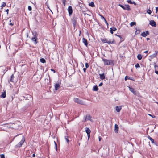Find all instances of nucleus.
<instances>
[{
	"instance_id": "nucleus-35",
	"label": "nucleus",
	"mask_w": 158,
	"mask_h": 158,
	"mask_svg": "<svg viewBox=\"0 0 158 158\" xmlns=\"http://www.w3.org/2000/svg\"><path fill=\"white\" fill-rule=\"evenodd\" d=\"M89 5L91 6L92 7H94L95 6L94 3L93 2H92L89 3Z\"/></svg>"
},
{
	"instance_id": "nucleus-21",
	"label": "nucleus",
	"mask_w": 158,
	"mask_h": 158,
	"mask_svg": "<svg viewBox=\"0 0 158 158\" xmlns=\"http://www.w3.org/2000/svg\"><path fill=\"white\" fill-rule=\"evenodd\" d=\"M98 88L97 85L94 86L93 88V91H97L98 90Z\"/></svg>"
},
{
	"instance_id": "nucleus-63",
	"label": "nucleus",
	"mask_w": 158,
	"mask_h": 158,
	"mask_svg": "<svg viewBox=\"0 0 158 158\" xmlns=\"http://www.w3.org/2000/svg\"><path fill=\"white\" fill-rule=\"evenodd\" d=\"M54 143H55V146H57V144H56V142L55 141H54Z\"/></svg>"
},
{
	"instance_id": "nucleus-49",
	"label": "nucleus",
	"mask_w": 158,
	"mask_h": 158,
	"mask_svg": "<svg viewBox=\"0 0 158 158\" xmlns=\"http://www.w3.org/2000/svg\"><path fill=\"white\" fill-rule=\"evenodd\" d=\"M103 84V83L102 82H101L99 85H98V86H102Z\"/></svg>"
},
{
	"instance_id": "nucleus-36",
	"label": "nucleus",
	"mask_w": 158,
	"mask_h": 158,
	"mask_svg": "<svg viewBox=\"0 0 158 158\" xmlns=\"http://www.w3.org/2000/svg\"><path fill=\"white\" fill-rule=\"evenodd\" d=\"M6 3L4 2H3L2 3L1 7H2L3 8V7H5V6H6Z\"/></svg>"
},
{
	"instance_id": "nucleus-51",
	"label": "nucleus",
	"mask_w": 158,
	"mask_h": 158,
	"mask_svg": "<svg viewBox=\"0 0 158 158\" xmlns=\"http://www.w3.org/2000/svg\"><path fill=\"white\" fill-rule=\"evenodd\" d=\"M158 11V7H156V13H157Z\"/></svg>"
},
{
	"instance_id": "nucleus-38",
	"label": "nucleus",
	"mask_w": 158,
	"mask_h": 158,
	"mask_svg": "<svg viewBox=\"0 0 158 158\" xmlns=\"http://www.w3.org/2000/svg\"><path fill=\"white\" fill-rule=\"evenodd\" d=\"M147 12L149 14H150L152 13V11L150 9H148L147 11Z\"/></svg>"
},
{
	"instance_id": "nucleus-59",
	"label": "nucleus",
	"mask_w": 158,
	"mask_h": 158,
	"mask_svg": "<svg viewBox=\"0 0 158 158\" xmlns=\"http://www.w3.org/2000/svg\"><path fill=\"white\" fill-rule=\"evenodd\" d=\"M51 70L52 71H53L54 73H55V71L53 69H51Z\"/></svg>"
},
{
	"instance_id": "nucleus-7",
	"label": "nucleus",
	"mask_w": 158,
	"mask_h": 158,
	"mask_svg": "<svg viewBox=\"0 0 158 158\" xmlns=\"http://www.w3.org/2000/svg\"><path fill=\"white\" fill-rule=\"evenodd\" d=\"M31 101H29V102L23 108V111L26 110L31 105Z\"/></svg>"
},
{
	"instance_id": "nucleus-52",
	"label": "nucleus",
	"mask_w": 158,
	"mask_h": 158,
	"mask_svg": "<svg viewBox=\"0 0 158 158\" xmlns=\"http://www.w3.org/2000/svg\"><path fill=\"white\" fill-rule=\"evenodd\" d=\"M148 114L149 116L152 117L153 118H154L155 117V116L154 115H151L150 114Z\"/></svg>"
},
{
	"instance_id": "nucleus-44",
	"label": "nucleus",
	"mask_w": 158,
	"mask_h": 158,
	"mask_svg": "<svg viewBox=\"0 0 158 158\" xmlns=\"http://www.w3.org/2000/svg\"><path fill=\"white\" fill-rule=\"evenodd\" d=\"M99 16H101V19H104H104H105V18H104V17H103V16L102 15H101V14H99Z\"/></svg>"
},
{
	"instance_id": "nucleus-55",
	"label": "nucleus",
	"mask_w": 158,
	"mask_h": 158,
	"mask_svg": "<svg viewBox=\"0 0 158 158\" xmlns=\"http://www.w3.org/2000/svg\"><path fill=\"white\" fill-rule=\"evenodd\" d=\"M87 135H88V139H89L90 137V134H89V135L87 134Z\"/></svg>"
},
{
	"instance_id": "nucleus-20",
	"label": "nucleus",
	"mask_w": 158,
	"mask_h": 158,
	"mask_svg": "<svg viewBox=\"0 0 158 158\" xmlns=\"http://www.w3.org/2000/svg\"><path fill=\"white\" fill-rule=\"evenodd\" d=\"M121 108H122L121 106H116V109L117 112H119L121 110Z\"/></svg>"
},
{
	"instance_id": "nucleus-10",
	"label": "nucleus",
	"mask_w": 158,
	"mask_h": 158,
	"mask_svg": "<svg viewBox=\"0 0 158 158\" xmlns=\"http://www.w3.org/2000/svg\"><path fill=\"white\" fill-rule=\"evenodd\" d=\"M149 24L153 27H155L156 26V23L153 20L150 21Z\"/></svg>"
},
{
	"instance_id": "nucleus-46",
	"label": "nucleus",
	"mask_w": 158,
	"mask_h": 158,
	"mask_svg": "<svg viewBox=\"0 0 158 158\" xmlns=\"http://www.w3.org/2000/svg\"><path fill=\"white\" fill-rule=\"evenodd\" d=\"M158 67V66L156 65H154V69L155 71L156 70H157V68Z\"/></svg>"
},
{
	"instance_id": "nucleus-23",
	"label": "nucleus",
	"mask_w": 158,
	"mask_h": 158,
	"mask_svg": "<svg viewBox=\"0 0 158 158\" xmlns=\"http://www.w3.org/2000/svg\"><path fill=\"white\" fill-rule=\"evenodd\" d=\"M15 77L13 74H12L10 77V81L11 82H14V79Z\"/></svg>"
},
{
	"instance_id": "nucleus-57",
	"label": "nucleus",
	"mask_w": 158,
	"mask_h": 158,
	"mask_svg": "<svg viewBox=\"0 0 158 158\" xmlns=\"http://www.w3.org/2000/svg\"><path fill=\"white\" fill-rule=\"evenodd\" d=\"M155 73L156 74L158 75V71L156 70L155 71Z\"/></svg>"
},
{
	"instance_id": "nucleus-2",
	"label": "nucleus",
	"mask_w": 158,
	"mask_h": 158,
	"mask_svg": "<svg viewBox=\"0 0 158 158\" xmlns=\"http://www.w3.org/2000/svg\"><path fill=\"white\" fill-rule=\"evenodd\" d=\"M77 16L75 14L73 15V18L72 19V22L74 27H75L76 25L77 20Z\"/></svg>"
},
{
	"instance_id": "nucleus-3",
	"label": "nucleus",
	"mask_w": 158,
	"mask_h": 158,
	"mask_svg": "<svg viewBox=\"0 0 158 158\" xmlns=\"http://www.w3.org/2000/svg\"><path fill=\"white\" fill-rule=\"evenodd\" d=\"M101 41L104 43H107L108 44H113L114 43V39H113L112 41H111L110 40H107L106 38L101 39Z\"/></svg>"
},
{
	"instance_id": "nucleus-4",
	"label": "nucleus",
	"mask_w": 158,
	"mask_h": 158,
	"mask_svg": "<svg viewBox=\"0 0 158 158\" xmlns=\"http://www.w3.org/2000/svg\"><path fill=\"white\" fill-rule=\"evenodd\" d=\"M118 5L124 10H126L128 11H130L131 10V8L129 5H125V6L120 4H119Z\"/></svg>"
},
{
	"instance_id": "nucleus-50",
	"label": "nucleus",
	"mask_w": 158,
	"mask_h": 158,
	"mask_svg": "<svg viewBox=\"0 0 158 158\" xmlns=\"http://www.w3.org/2000/svg\"><path fill=\"white\" fill-rule=\"evenodd\" d=\"M145 33H146V34L147 35L149 34V32L148 31H146L145 32Z\"/></svg>"
},
{
	"instance_id": "nucleus-15",
	"label": "nucleus",
	"mask_w": 158,
	"mask_h": 158,
	"mask_svg": "<svg viewBox=\"0 0 158 158\" xmlns=\"http://www.w3.org/2000/svg\"><path fill=\"white\" fill-rule=\"evenodd\" d=\"M54 86L55 89L56 90H58L60 87V85L59 83H56Z\"/></svg>"
},
{
	"instance_id": "nucleus-11",
	"label": "nucleus",
	"mask_w": 158,
	"mask_h": 158,
	"mask_svg": "<svg viewBox=\"0 0 158 158\" xmlns=\"http://www.w3.org/2000/svg\"><path fill=\"white\" fill-rule=\"evenodd\" d=\"M91 116L89 114L87 115L85 117V121H86L87 120H90L91 121Z\"/></svg>"
},
{
	"instance_id": "nucleus-22",
	"label": "nucleus",
	"mask_w": 158,
	"mask_h": 158,
	"mask_svg": "<svg viewBox=\"0 0 158 158\" xmlns=\"http://www.w3.org/2000/svg\"><path fill=\"white\" fill-rule=\"evenodd\" d=\"M2 94L1 95V97L2 98H5L6 97V92L5 91L4 92L2 93Z\"/></svg>"
},
{
	"instance_id": "nucleus-27",
	"label": "nucleus",
	"mask_w": 158,
	"mask_h": 158,
	"mask_svg": "<svg viewBox=\"0 0 158 158\" xmlns=\"http://www.w3.org/2000/svg\"><path fill=\"white\" fill-rule=\"evenodd\" d=\"M32 34L34 36L33 37H35L36 38H37V36L38 35V34L35 31V32H33Z\"/></svg>"
},
{
	"instance_id": "nucleus-64",
	"label": "nucleus",
	"mask_w": 158,
	"mask_h": 158,
	"mask_svg": "<svg viewBox=\"0 0 158 158\" xmlns=\"http://www.w3.org/2000/svg\"><path fill=\"white\" fill-rule=\"evenodd\" d=\"M86 15H89V16H91V15H90V14H86Z\"/></svg>"
},
{
	"instance_id": "nucleus-32",
	"label": "nucleus",
	"mask_w": 158,
	"mask_h": 158,
	"mask_svg": "<svg viewBox=\"0 0 158 158\" xmlns=\"http://www.w3.org/2000/svg\"><path fill=\"white\" fill-rule=\"evenodd\" d=\"M140 32V29H138L137 30L136 29V31H135V34H139Z\"/></svg>"
},
{
	"instance_id": "nucleus-14",
	"label": "nucleus",
	"mask_w": 158,
	"mask_h": 158,
	"mask_svg": "<svg viewBox=\"0 0 158 158\" xmlns=\"http://www.w3.org/2000/svg\"><path fill=\"white\" fill-rule=\"evenodd\" d=\"M82 42L87 47L88 45V42L87 40L84 38H83L82 39Z\"/></svg>"
},
{
	"instance_id": "nucleus-54",
	"label": "nucleus",
	"mask_w": 158,
	"mask_h": 158,
	"mask_svg": "<svg viewBox=\"0 0 158 158\" xmlns=\"http://www.w3.org/2000/svg\"><path fill=\"white\" fill-rule=\"evenodd\" d=\"M9 9H7L6 10V11L7 12V14H8V12H9Z\"/></svg>"
},
{
	"instance_id": "nucleus-43",
	"label": "nucleus",
	"mask_w": 158,
	"mask_h": 158,
	"mask_svg": "<svg viewBox=\"0 0 158 158\" xmlns=\"http://www.w3.org/2000/svg\"><path fill=\"white\" fill-rule=\"evenodd\" d=\"M28 10L29 11H31L32 10V8L30 6H28Z\"/></svg>"
},
{
	"instance_id": "nucleus-17",
	"label": "nucleus",
	"mask_w": 158,
	"mask_h": 158,
	"mask_svg": "<svg viewBox=\"0 0 158 158\" xmlns=\"http://www.w3.org/2000/svg\"><path fill=\"white\" fill-rule=\"evenodd\" d=\"M99 75L100 76V78L102 80H103L105 79V77L104 75V73L101 74H99Z\"/></svg>"
},
{
	"instance_id": "nucleus-24",
	"label": "nucleus",
	"mask_w": 158,
	"mask_h": 158,
	"mask_svg": "<svg viewBox=\"0 0 158 158\" xmlns=\"http://www.w3.org/2000/svg\"><path fill=\"white\" fill-rule=\"evenodd\" d=\"M116 36L120 38L121 42L123 41L124 40V38H122L120 35H116Z\"/></svg>"
},
{
	"instance_id": "nucleus-12",
	"label": "nucleus",
	"mask_w": 158,
	"mask_h": 158,
	"mask_svg": "<svg viewBox=\"0 0 158 158\" xmlns=\"http://www.w3.org/2000/svg\"><path fill=\"white\" fill-rule=\"evenodd\" d=\"M118 129L119 127L118 125L117 124H115L114 126V131L115 133H118Z\"/></svg>"
},
{
	"instance_id": "nucleus-16",
	"label": "nucleus",
	"mask_w": 158,
	"mask_h": 158,
	"mask_svg": "<svg viewBox=\"0 0 158 158\" xmlns=\"http://www.w3.org/2000/svg\"><path fill=\"white\" fill-rule=\"evenodd\" d=\"M117 30L116 28L114 27H113L110 28V32L111 34H113V31H115Z\"/></svg>"
},
{
	"instance_id": "nucleus-39",
	"label": "nucleus",
	"mask_w": 158,
	"mask_h": 158,
	"mask_svg": "<svg viewBox=\"0 0 158 158\" xmlns=\"http://www.w3.org/2000/svg\"><path fill=\"white\" fill-rule=\"evenodd\" d=\"M0 157L1 158H5V155L3 154L0 155Z\"/></svg>"
},
{
	"instance_id": "nucleus-30",
	"label": "nucleus",
	"mask_w": 158,
	"mask_h": 158,
	"mask_svg": "<svg viewBox=\"0 0 158 158\" xmlns=\"http://www.w3.org/2000/svg\"><path fill=\"white\" fill-rule=\"evenodd\" d=\"M129 79L130 80H132V79L130 77H128L127 76H126L125 78V81L127 80V79Z\"/></svg>"
},
{
	"instance_id": "nucleus-19",
	"label": "nucleus",
	"mask_w": 158,
	"mask_h": 158,
	"mask_svg": "<svg viewBox=\"0 0 158 158\" xmlns=\"http://www.w3.org/2000/svg\"><path fill=\"white\" fill-rule=\"evenodd\" d=\"M85 132L87 134L89 135L91 132V131L89 128L86 127L85 128Z\"/></svg>"
},
{
	"instance_id": "nucleus-8",
	"label": "nucleus",
	"mask_w": 158,
	"mask_h": 158,
	"mask_svg": "<svg viewBox=\"0 0 158 158\" xmlns=\"http://www.w3.org/2000/svg\"><path fill=\"white\" fill-rule=\"evenodd\" d=\"M23 97L25 98V99L27 100H30V101H31L32 102V97L29 94H27L25 95V96H23Z\"/></svg>"
},
{
	"instance_id": "nucleus-31",
	"label": "nucleus",
	"mask_w": 158,
	"mask_h": 158,
	"mask_svg": "<svg viewBox=\"0 0 158 158\" xmlns=\"http://www.w3.org/2000/svg\"><path fill=\"white\" fill-rule=\"evenodd\" d=\"M141 35L143 37H146L147 36L145 32H142L141 34Z\"/></svg>"
},
{
	"instance_id": "nucleus-58",
	"label": "nucleus",
	"mask_w": 158,
	"mask_h": 158,
	"mask_svg": "<svg viewBox=\"0 0 158 158\" xmlns=\"http://www.w3.org/2000/svg\"><path fill=\"white\" fill-rule=\"evenodd\" d=\"M32 156L33 157H35V154H33V155H32Z\"/></svg>"
},
{
	"instance_id": "nucleus-1",
	"label": "nucleus",
	"mask_w": 158,
	"mask_h": 158,
	"mask_svg": "<svg viewBox=\"0 0 158 158\" xmlns=\"http://www.w3.org/2000/svg\"><path fill=\"white\" fill-rule=\"evenodd\" d=\"M102 60L104 62L105 65H114V62L112 60H108L106 59H102Z\"/></svg>"
},
{
	"instance_id": "nucleus-42",
	"label": "nucleus",
	"mask_w": 158,
	"mask_h": 158,
	"mask_svg": "<svg viewBox=\"0 0 158 158\" xmlns=\"http://www.w3.org/2000/svg\"><path fill=\"white\" fill-rule=\"evenodd\" d=\"M157 55V53L156 52L155 53H154V54H153L152 56H153V57H156Z\"/></svg>"
},
{
	"instance_id": "nucleus-26",
	"label": "nucleus",
	"mask_w": 158,
	"mask_h": 158,
	"mask_svg": "<svg viewBox=\"0 0 158 158\" xmlns=\"http://www.w3.org/2000/svg\"><path fill=\"white\" fill-rule=\"evenodd\" d=\"M40 61L43 63H45L46 62V60L43 58H41L40 60Z\"/></svg>"
},
{
	"instance_id": "nucleus-37",
	"label": "nucleus",
	"mask_w": 158,
	"mask_h": 158,
	"mask_svg": "<svg viewBox=\"0 0 158 158\" xmlns=\"http://www.w3.org/2000/svg\"><path fill=\"white\" fill-rule=\"evenodd\" d=\"M65 139L67 141V143H68L69 140L68 139V136H65Z\"/></svg>"
},
{
	"instance_id": "nucleus-33",
	"label": "nucleus",
	"mask_w": 158,
	"mask_h": 158,
	"mask_svg": "<svg viewBox=\"0 0 158 158\" xmlns=\"http://www.w3.org/2000/svg\"><path fill=\"white\" fill-rule=\"evenodd\" d=\"M9 25L11 26H13L14 25V23L13 22H12V20L11 19H10L9 20Z\"/></svg>"
},
{
	"instance_id": "nucleus-60",
	"label": "nucleus",
	"mask_w": 158,
	"mask_h": 158,
	"mask_svg": "<svg viewBox=\"0 0 158 158\" xmlns=\"http://www.w3.org/2000/svg\"><path fill=\"white\" fill-rule=\"evenodd\" d=\"M148 52V51H146L144 52V53H147Z\"/></svg>"
},
{
	"instance_id": "nucleus-53",
	"label": "nucleus",
	"mask_w": 158,
	"mask_h": 158,
	"mask_svg": "<svg viewBox=\"0 0 158 158\" xmlns=\"http://www.w3.org/2000/svg\"><path fill=\"white\" fill-rule=\"evenodd\" d=\"M83 71L85 73L86 72V68H84L83 69Z\"/></svg>"
},
{
	"instance_id": "nucleus-6",
	"label": "nucleus",
	"mask_w": 158,
	"mask_h": 158,
	"mask_svg": "<svg viewBox=\"0 0 158 158\" xmlns=\"http://www.w3.org/2000/svg\"><path fill=\"white\" fill-rule=\"evenodd\" d=\"M74 101L75 102L77 103L78 104L83 105L84 104V102L82 100L79 99L78 98H76L74 99Z\"/></svg>"
},
{
	"instance_id": "nucleus-28",
	"label": "nucleus",
	"mask_w": 158,
	"mask_h": 158,
	"mask_svg": "<svg viewBox=\"0 0 158 158\" xmlns=\"http://www.w3.org/2000/svg\"><path fill=\"white\" fill-rule=\"evenodd\" d=\"M137 57L139 60H140L142 58V56L140 54H138Z\"/></svg>"
},
{
	"instance_id": "nucleus-48",
	"label": "nucleus",
	"mask_w": 158,
	"mask_h": 158,
	"mask_svg": "<svg viewBox=\"0 0 158 158\" xmlns=\"http://www.w3.org/2000/svg\"><path fill=\"white\" fill-rule=\"evenodd\" d=\"M105 22V23L106 24V25L108 26V23L107 22V21L106 20V19H105L104 20Z\"/></svg>"
},
{
	"instance_id": "nucleus-45",
	"label": "nucleus",
	"mask_w": 158,
	"mask_h": 158,
	"mask_svg": "<svg viewBox=\"0 0 158 158\" xmlns=\"http://www.w3.org/2000/svg\"><path fill=\"white\" fill-rule=\"evenodd\" d=\"M89 64L87 63H85V67L86 68H87L89 67Z\"/></svg>"
},
{
	"instance_id": "nucleus-47",
	"label": "nucleus",
	"mask_w": 158,
	"mask_h": 158,
	"mask_svg": "<svg viewBox=\"0 0 158 158\" xmlns=\"http://www.w3.org/2000/svg\"><path fill=\"white\" fill-rule=\"evenodd\" d=\"M135 95H137L138 93L137 92L134 91V93H133Z\"/></svg>"
},
{
	"instance_id": "nucleus-5",
	"label": "nucleus",
	"mask_w": 158,
	"mask_h": 158,
	"mask_svg": "<svg viewBox=\"0 0 158 158\" xmlns=\"http://www.w3.org/2000/svg\"><path fill=\"white\" fill-rule=\"evenodd\" d=\"M25 138L23 136V138L17 144V146L18 147H20L25 141Z\"/></svg>"
},
{
	"instance_id": "nucleus-9",
	"label": "nucleus",
	"mask_w": 158,
	"mask_h": 158,
	"mask_svg": "<svg viewBox=\"0 0 158 158\" xmlns=\"http://www.w3.org/2000/svg\"><path fill=\"white\" fill-rule=\"evenodd\" d=\"M68 11L69 14L70 16L73 13V10L72 7L71 6H68Z\"/></svg>"
},
{
	"instance_id": "nucleus-18",
	"label": "nucleus",
	"mask_w": 158,
	"mask_h": 158,
	"mask_svg": "<svg viewBox=\"0 0 158 158\" xmlns=\"http://www.w3.org/2000/svg\"><path fill=\"white\" fill-rule=\"evenodd\" d=\"M148 138L151 141L152 143L156 144V143L154 141V139L149 135H148Z\"/></svg>"
},
{
	"instance_id": "nucleus-25",
	"label": "nucleus",
	"mask_w": 158,
	"mask_h": 158,
	"mask_svg": "<svg viewBox=\"0 0 158 158\" xmlns=\"http://www.w3.org/2000/svg\"><path fill=\"white\" fill-rule=\"evenodd\" d=\"M127 2L128 3L130 4H134L135 5L136 4V3L134 2H132L131 0H127Z\"/></svg>"
},
{
	"instance_id": "nucleus-56",
	"label": "nucleus",
	"mask_w": 158,
	"mask_h": 158,
	"mask_svg": "<svg viewBox=\"0 0 158 158\" xmlns=\"http://www.w3.org/2000/svg\"><path fill=\"white\" fill-rule=\"evenodd\" d=\"M98 139H99V141H100L101 140V139H102L101 137L99 136V137Z\"/></svg>"
},
{
	"instance_id": "nucleus-41",
	"label": "nucleus",
	"mask_w": 158,
	"mask_h": 158,
	"mask_svg": "<svg viewBox=\"0 0 158 158\" xmlns=\"http://www.w3.org/2000/svg\"><path fill=\"white\" fill-rule=\"evenodd\" d=\"M135 67L136 68H139L140 67V66H139V64H138V63H137L136 65H135Z\"/></svg>"
},
{
	"instance_id": "nucleus-40",
	"label": "nucleus",
	"mask_w": 158,
	"mask_h": 158,
	"mask_svg": "<svg viewBox=\"0 0 158 158\" xmlns=\"http://www.w3.org/2000/svg\"><path fill=\"white\" fill-rule=\"evenodd\" d=\"M62 1L63 4H64V6H65V5L66 0H62Z\"/></svg>"
},
{
	"instance_id": "nucleus-62",
	"label": "nucleus",
	"mask_w": 158,
	"mask_h": 158,
	"mask_svg": "<svg viewBox=\"0 0 158 158\" xmlns=\"http://www.w3.org/2000/svg\"><path fill=\"white\" fill-rule=\"evenodd\" d=\"M56 7H57V11L58 12V6L57 5H56Z\"/></svg>"
},
{
	"instance_id": "nucleus-34",
	"label": "nucleus",
	"mask_w": 158,
	"mask_h": 158,
	"mask_svg": "<svg viewBox=\"0 0 158 158\" xmlns=\"http://www.w3.org/2000/svg\"><path fill=\"white\" fill-rule=\"evenodd\" d=\"M136 23L135 22H131V23L130 24V26L131 27H132V26H134V25H136Z\"/></svg>"
},
{
	"instance_id": "nucleus-61",
	"label": "nucleus",
	"mask_w": 158,
	"mask_h": 158,
	"mask_svg": "<svg viewBox=\"0 0 158 158\" xmlns=\"http://www.w3.org/2000/svg\"><path fill=\"white\" fill-rule=\"evenodd\" d=\"M150 40V38H147L146 39V40H147V41L149 40Z\"/></svg>"
},
{
	"instance_id": "nucleus-29",
	"label": "nucleus",
	"mask_w": 158,
	"mask_h": 158,
	"mask_svg": "<svg viewBox=\"0 0 158 158\" xmlns=\"http://www.w3.org/2000/svg\"><path fill=\"white\" fill-rule=\"evenodd\" d=\"M129 90L132 93H134V89L132 88L130 86L129 87Z\"/></svg>"
},
{
	"instance_id": "nucleus-13",
	"label": "nucleus",
	"mask_w": 158,
	"mask_h": 158,
	"mask_svg": "<svg viewBox=\"0 0 158 158\" xmlns=\"http://www.w3.org/2000/svg\"><path fill=\"white\" fill-rule=\"evenodd\" d=\"M37 38H36L35 37H32L31 38L32 41L34 42V44H36L38 43V41H37Z\"/></svg>"
}]
</instances>
